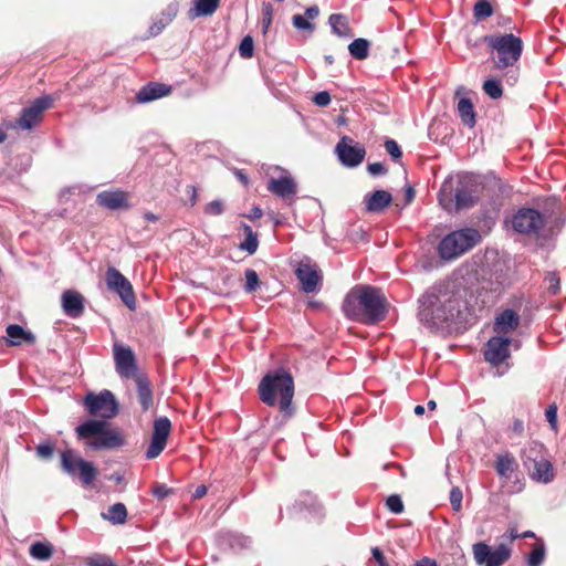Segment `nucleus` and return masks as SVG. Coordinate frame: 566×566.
Instances as JSON below:
<instances>
[{
    "mask_svg": "<svg viewBox=\"0 0 566 566\" xmlns=\"http://www.w3.org/2000/svg\"><path fill=\"white\" fill-rule=\"evenodd\" d=\"M367 170L371 176H381L387 172V168L385 167V165L379 161L368 164Z\"/></svg>",
    "mask_w": 566,
    "mask_h": 566,
    "instance_id": "nucleus-55",
    "label": "nucleus"
},
{
    "mask_svg": "<svg viewBox=\"0 0 566 566\" xmlns=\"http://www.w3.org/2000/svg\"><path fill=\"white\" fill-rule=\"evenodd\" d=\"M263 216V211L260 207H253L249 214H247V218L250 220L260 219Z\"/></svg>",
    "mask_w": 566,
    "mask_h": 566,
    "instance_id": "nucleus-63",
    "label": "nucleus"
},
{
    "mask_svg": "<svg viewBox=\"0 0 566 566\" xmlns=\"http://www.w3.org/2000/svg\"><path fill=\"white\" fill-rule=\"evenodd\" d=\"M319 14V9L317 6H312V7H308L305 11V15L308 20H313L315 18H317Z\"/></svg>",
    "mask_w": 566,
    "mask_h": 566,
    "instance_id": "nucleus-61",
    "label": "nucleus"
},
{
    "mask_svg": "<svg viewBox=\"0 0 566 566\" xmlns=\"http://www.w3.org/2000/svg\"><path fill=\"white\" fill-rule=\"evenodd\" d=\"M268 190L291 205L297 192V185L291 176H283L270 179Z\"/></svg>",
    "mask_w": 566,
    "mask_h": 566,
    "instance_id": "nucleus-17",
    "label": "nucleus"
},
{
    "mask_svg": "<svg viewBox=\"0 0 566 566\" xmlns=\"http://www.w3.org/2000/svg\"><path fill=\"white\" fill-rule=\"evenodd\" d=\"M520 325V321H494L493 332L496 335L504 336L505 334L515 331Z\"/></svg>",
    "mask_w": 566,
    "mask_h": 566,
    "instance_id": "nucleus-42",
    "label": "nucleus"
},
{
    "mask_svg": "<svg viewBox=\"0 0 566 566\" xmlns=\"http://www.w3.org/2000/svg\"><path fill=\"white\" fill-rule=\"evenodd\" d=\"M389 303L381 289L358 284L346 295L343 310L347 318L364 315L365 318H385L388 315Z\"/></svg>",
    "mask_w": 566,
    "mask_h": 566,
    "instance_id": "nucleus-1",
    "label": "nucleus"
},
{
    "mask_svg": "<svg viewBox=\"0 0 566 566\" xmlns=\"http://www.w3.org/2000/svg\"><path fill=\"white\" fill-rule=\"evenodd\" d=\"M53 554V547L50 544L36 542L30 547V555L39 560H48Z\"/></svg>",
    "mask_w": 566,
    "mask_h": 566,
    "instance_id": "nucleus-37",
    "label": "nucleus"
},
{
    "mask_svg": "<svg viewBox=\"0 0 566 566\" xmlns=\"http://www.w3.org/2000/svg\"><path fill=\"white\" fill-rule=\"evenodd\" d=\"M458 113L462 120V123L472 128L474 127L475 120V112L473 104L470 98L462 97L458 103Z\"/></svg>",
    "mask_w": 566,
    "mask_h": 566,
    "instance_id": "nucleus-30",
    "label": "nucleus"
},
{
    "mask_svg": "<svg viewBox=\"0 0 566 566\" xmlns=\"http://www.w3.org/2000/svg\"><path fill=\"white\" fill-rule=\"evenodd\" d=\"M219 545L222 547L243 548L250 543V539L243 535L234 534L233 532H222L218 536Z\"/></svg>",
    "mask_w": 566,
    "mask_h": 566,
    "instance_id": "nucleus-29",
    "label": "nucleus"
},
{
    "mask_svg": "<svg viewBox=\"0 0 566 566\" xmlns=\"http://www.w3.org/2000/svg\"><path fill=\"white\" fill-rule=\"evenodd\" d=\"M171 431V422L167 417H159L155 419L151 441L145 452V458L148 460L159 457L167 444L168 437Z\"/></svg>",
    "mask_w": 566,
    "mask_h": 566,
    "instance_id": "nucleus-14",
    "label": "nucleus"
},
{
    "mask_svg": "<svg viewBox=\"0 0 566 566\" xmlns=\"http://www.w3.org/2000/svg\"><path fill=\"white\" fill-rule=\"evenodd\" d=\"M166 15V23H169L177 14V6L170 4L167 8V12L164 13Z\"/></svg>",
    "mask_w": 566,
    "mask_h": 566,
    "instance_id": "nucleus-62",
    "label": "nucleus"
},
{
    "mask_svg": "<svg viewBox=\"0 0 566 566\" xmlns=\"http://www.w3.org/2000/svg\"><path fill=\"white\" fill-rule=\"evenodd\" d=\"M473 205H474L473 191L464 185L459 186L454 192L455 210L470 208Z\"/></svg>",
    "mask_w": 566,
    "mask_h": 566,
    "instance_id": "nucleus-33",
    "label": "nucleus"
},
{
    "mask_svg": "<svg viewBox=\"0 0 566 566\" xmlns=\"http://www.w3.org/2000/svg\"><path fill=\"white\" fill-rule=\"evenodd\" d=\"M107 289L117 294L122 302L129 308L136 306L135 293L132 283L116 268H108L105 273Z\"/></svg>",
    "mask_w": 566,
    "mask_h": 566,
    "instance_id": "nucleus-11",
    "label": "nucleus"
},
{
    "mask_svg": "<svg viewBox=\"0 0 566 566\" xmlns=\"http://www.w3.org/2000/svg\"><path fill=\"white\" fill-rule=\"evenodd\" d=\"M258 391L261 401L266 406L279 405L285 417L293 415L294 380L289 371L276 369L268 373L260 381Z\"/></svg>",
    "mask_w": 566,
    "mask_h": 566,
    "instance_id": "nucleus-2",
    "label": "nucleus"
},
{
    "mask_svg": "<svg viewBox=\"0 0 566 566\" xmlns=\"http://www.w3.org/2000/svg\"><path fill=\"white\" fill-rule=\"evenodd\" d=\"M418 318H455L453 314L454 301L441 300L434 289L426 291L418 300ZM457 318L460 317L458 313Z\"/></svg>",
    "mask_w": 566,
    "mask_h": 566,
    "instance_id": "nucleus-6",
    "label": "nucleus"
},
{
    "mask_svg": "<svg viewBox=\"0 0 566 566\" xmlns=\"http://www.w3.org/2000/svg\"><path fill=\"white\" fill-rule=\"evenodd\" d=\"M462 499H463V494H462V491L460 490V488H458V486L452 488V490L450 491L449 500H450L452 509L455 512H459L461 510Z\"/></svg>",
    "mask_w": 566,
    "mask_h": 566,
    "instance_id": "nucleus-48",
    "label": "nucleus"
},
{
    "mask_svg": "<svg viewBox=\"0 0 566 566\" xmlns=\"http://www.w3.org/2000/svg\"><path fill=\"white\" fill-rule=\"evenodd\" d=\"M495 318H520V313L514 308H505Z\"/></svg>",
    "mask_w": 566,
    "mask_h": 566,
    "instance_id": "nucleus-59",
    "label": "nucleus"
},
{
    "mask_svg": "<svg viewBox=\"0 0 566 566\" xmlns=\"http://www.w3.org/2000/svg\"><path fill=\"white\" fill-rule=\"evenodd\" d=\"M166 24H167L166 21L165 22L160 21L159 23H154L149 29L150 35L159 34L163 31V29L166 27Z\"/></svg>",
    "mask_w": 566,
    "mask_h": 566,
    "instance_id": "nucleus-64",
    "label": "nucleus"
},
{
    "mask_svg": "<svg viewBox=\"0 0 566 566\" xmlns=\"http://www.w3.org/2000/svg\"><path fill=\"white\" fill-rule=\"evenodd\" d=\"M545 559V546L543 543L536 545L528 554L526 564L527 566H541Z\"/></svg>",
    "mask_w": 566,
    "mask_h": 566,
    "instance_id": "nucleus-40",
    "label": "nucleus"
},
{
    "mask_svg": "<svg viewBox=\"0 0 566 566\" xmlns=\"http://www.w3.org/2000/svg\"><path fill=\"white\" fill-rule=\"evenodd\" d=\"M484 42L492 50L494 67L510 69L506 83L514 85L517 81V70L512 67L518 62L523 52L522 39L513 33L486 35Z\"/></svg>",
    "mask_w": 566,
    "mask_h": 566,
    "instance_id": "nucleus-3",
    "label": "nucleus"
},
{
    "mask_svg": "<svg viewBox=\"0 0 566 566\" xmlns=\"http://www.w3.org/2000/svg\"><path fill=\"white\" fill-rule=\"evenodd\" d=\"M545 281L547 283V291L555 295L559 291V276L555 273H548V275L545 277Z\"/></svg>",
    "mask_w": 566,
    "mask_h": 566,
    "instance_id": "nucleus-52",
    "label": "nucleus"
},
{
    "mask_svg": "<svg viewBox=\"0 0 566 566\" xmlns=\"http://www.w3.org/2000/svg\"><path fill=\"white\" fill-rule=\"evenodd\" d=\"M480 240L479 231L473 228L455 230L440 241L438 252L441 259L450 261L472 249Z\"/></svg>",
    "mask_w": 566,
    "mask_h": 566,
    "instance_id": "nucleus-5",
    "label": "nucleus"
},
{
    "mask_svg": "<svg viewBox=\"0 0 566 566\" xmlns=\"http://www.w3.org/2000/svg\"><path fill=\"white\" fill-rule=\"evenodd\" d=\"M545 417L547 421L555 427L557 422V406L556 405H549L547 409L545 410Z\"/></svg>",
    "mask_w": 566,
    "mask_h": 566,
    "instance_id": "nucleus-56",
    "label": "nucleus"
},
{
    "mask_svg": "<svg viewBox=\"0 0 566 566\" xmlns=\"http://www.w3.org/2000/svg\"><path fill=\"white\" fill-rule=\"evenodd\" d=\"M241 227L244 231L245 240L240 243V249L247 251L249 254H254L259 247L258 234L247 223H242Z\"/></svg>",
    "mask_w": 566,
    "mask_h": 566,
    "instance_id": "nucleus-35",
    "label": "nucleus"
},
{
    "mask_svg": "<svg viewBox=\"0 0 566 566\" xmlns=\"http://www.w3.org/2000/svg\"><path fill=\"white\" fill-rule=\"evenodd\" d=\"M385 148L394 160H399L401 158L402 153L396 140L387 139L385 142Z\"/></svg>",
    "mask_w": 566,
    "mask_h": 566,
    "instance_id": "nucleus-50",
    "label": "nucleus"
},
{
    "mask_svg": "<svg viewBox=\"0 0 566 566\" xmlns=\"http://www.w3.org/2000/svg\"><path fill=\"white\" fill-rule=\"evenodd\" d=\"M98 206L108 210H118L128 208L127 195L120 190H105L96 196Z\"/></svg>",
    "mask_w": 566,
    "mask_h": 566,
    "instance_id": "nucleus-19",
    "label": "nucleus"
},
{
    "mask_svg": "<svg viewBox=\"0 0 566 566\" xmlns=\"http://www.w3.org/2000/svg\"><path fill=\"white\" fill-rule=\"evenodd\" d=\"M439 202L442 208L447 211H451L454 203L452 198V186L450 184L444 182L439 192Z\"/></svg>",
    "mask_w": 566,
    "mask_h": 566,
    "instance_id": "nucleus-38",
    "label": "nucleus"
},
{
    "mask_svg": "<svg viewBox=\"0 0 566 566\" xmlns=\"http://www.w3.org/2000/svg\"><path fill=\"white\" fill-rule=\"evenodd\" d=\"M392 201V196L387 190H375L364 198L365 210L371 213L384 211Z\"/></svg>",
    "mask_w": 566,
    "mask_h": 566,
    "instance_id": "nucleus-21",
    "label": "nucleus"
},
{
    "mask_svg": "<svg viewBox=\"0 0 566 566\" xmlns=\"http://www.w3.org/2000/svg\"><path fill=\"white\" fill-rule=\"evenodd\" d=\"M386 505L390 512L394 514H400L403 512V503L399 495L392 494L388 496L386 501Z\"/></svg>",
    "mask_w": 566,
    "mask_h": 566,
    "instance_id": "nucleus-47",
    "label": "nucleus"
},
{
    "mask_svg": "<svg viewBox=\"0 0 566 566\" xmlns=\"http://www.w3.org/2000/svg\"><path fill=\"white\" fill-rule=\"evenodd\" d=\"M511 344L512 339L506 336L495 335L491 337L483 350L485 361L495 367L500 366L510 357Z\"/></svg>",
    "mask_w": 566,
    "mask_h": 566,
    "instance_id": "nucleus-15",
    "label": "nucleus"
},
{
    "mask_svg": "<svg viewBox=\"0 0 566 566\" xmlns=\"http://www.w3.org/2000/svg\"><path fill=\"white\" fill-rule=\"evenodd\" d=\"M35 450L39 458L50 459L53 455L54 447L51 442H45L40 443Z\"/></svg>",
    "mask_w": 566,
    "mask_h": 566,
    "instance_id": "nucleus-53",
    "label": "nucleus"
},
{
    "mask_svg": "<svg viewBox=\"0 0 566 566\" xmlns=\"http://www.w3.org/2000/svg\"><path fill=\"white\" fill-rule=\"evenodd\" d=\"M514 231L528 237H541L547 224L544 213L533 208H521L512 217Z\"/></svg>",
    "mask_w": 566,
    "mask_h": 566,
    "instance_id": "nucleus-7",
    "label": "nucleus"
},
{
    "mask_svg": "<svg viewBox=\"0 0 566 566\" xmlns=\"http://www.w3.org/2000/svg\"><path fill=\"white\" fill-rule=\"evenodd\" d=\"M244 275H245L244 290L249 293L254 292L260 285V280H259L258 273L253 269H247L244 272Z\"/></svg>",
    "mask_w": 566,
    "mask_h": 566,
    "instance_id": "nucleus-44",
    "label": "nucleus"
},
{
    "mask_svg": "<svg viewBox=\"0 0 566 566\" xmlns=\"http://www.w3.org/2000/svg\"><path fill=\"white\" fill-rule=\"evenodd\" d=\"M473 14L476 20H483L493 14V7L488 0H479L473 8Z\"/></svg>",
    "mask_w": 566,
    "mask_h": 566,
    "instance_id": "nucleus-39",
    "label": "nucleus"
},
{
    "mask_svg": "<svg viewBox=\"0 0 566 566\" xmlns=\"http://www.w3.org/2000/svg\"><path fill=\"white\" fill-rule=\"evenodd\" d=\"M415 566H438V564L433 558L422 557L415 563Z\"/></svg>",
    "mask_w": 566,
    "mask_h": 566,
    "instance_id": "nucleus-60",
    "label": "nucleus"
},
{
    "mask_svg": "<svg viewBox=\"0 0 566 566\" xmlns=\"http://www.w3.org/2000/svg\"><path fill=\"white\" fill-rule=\"evenodd\" d=\"M421 325L424 331L432 335L451 337L450 321H421Z\"/></svg>",
    "mask_w": 566,
    "mask_h": 566,
    "instance_id": "nucleus-31",
    "label": "nucleus"
},
{
    "mask_svg": "<svg viewBox=\"0 0 566 566\" xmlns=\"http://www.w3.org/2000/svg\"><path fill=\"white\" fill-rule=\"evenodd\" d=\"M138 401L144 411H147L153 405V390L147 378L138 376L136 378Z\"/></svg>",
    "mask_w": 566,
    "mask_h": 566,
    "instance_id": "nucleus-28",
    "label": "nucleus"
},
{
    "mask_svg": "<svg viewBox=\"0 0 566 566\" xmlns=\"http://www.w3.org/2000/svg\"><path fill=\"white\" fill-rule=\"evenodd\" d=\"M171 493V489L168 488L166 484H157L154 490H153V494L157 497V499H165L166 496H168L169 494Z\"/></svg>",
    "mask_w": 566,
    "mask_h": 566,
    "instance_id": "nucleus-57",
    "label": "nucleus"
},
{
    "mask_svg": "<svg viewBox=\"0 0 566 566\" xmlns=\"http://www.w3.org/2000/svg\"><path fill=\"white\" fill-rule=\"evenodd\" d=\"M516 469L517 463L512 453L506 452L496 457L495 471L501 479H511Z\"/></svg>",
    "mask_w": 566,
    "mask_h": 566,
    "instance_id": "nucleus-26",
    "label": "nucleus"
},
{
    "mask_svg": "<svg viewBox=\"0 0 566 566\" xmlns=\"http://www.w3.org/2000/svg\"><path fill=\"white\" fill-rule=\"evenodd\" d=\"M474 560L478 565L501 566L511 557V548L500 544L494 551L484 542L475 543L472 547Z\"/></svg>",
    "mask_w": 566,
    "mask_h": 566,
    "instance_id": "nucleus-12",
    "label": "nucleus"
},
{
    "mask_svg": "<svg viewBox=\"0 0 566 566\" xmlns=\"http://www.w3.org/2000/svg\"><path fill=\"white\" fill-rule=\"evenodd\" d=\"M483 91L493 99H497L503 95L501 83L494 78H489L483 83Z\"/></svg>",
    "mask_w": 566,
    "mask_h": 566,
    "instance_id": "nucleus-41",
    "label": "nucleus"
},
{
    "mask_svg": "<svg viewBox=\"0 0 566 566\" xmlns=\"http://www.w3.org/2000/svg\"><path fill=\"white\" fill-rule=\"evenodd\" d=\"M532 480L547 484L554 480L555 473L553 464L547 457L539 459L537 462L526 468Z\"/></svg>",
    "mask_w": 566,
    "mask_h": 566,
    "instance_id": "nucleus-22",
    "label": "nucleus"
},
{
    "mask_svg": "<svg viewBox=\"0 0 566 566\" xmlns=\"http://www.w3.org/2000/svg\"><path fill=\"white\" fill-rule=\"evenodd\" d=\"M61 467L71 478L77 476L83 485H91L98 474L92 462L76 457L72 450L62 452Z\"/></svg>",
    "mask_w": 566,
    "mask_h": 566,
    "instance_id": "nucleus-8",
    "label": "nucleus"
},
{
    "mask_svg": "<svg viewBox=\"0 0 566 566\" xmlns=\"http://www.w3.org/2000/svg\"><path fill=\"white\" fill-rule=\"evenodd\" d=\"M84 406L90 415L102 419H112L119 412L118 402L108 389L98 394L90 392L86 395Z\"/></svg>",
    "mask_w": 566,
    "mask_h": 566,
    "instance_id": "nucleus-9",
    "label": "nucleus"
},
{
    "mask_svg": "<svg viewBox=\"0 0 566 566\" xmlns=\"http://www.w3.org/2000/svg\"><path fill=\"white\" fill-rule=\"evenodd\" d=\"M220 0H192V7L188 10V18L195 20L199 17H210L219 8Z\"/></svg>",
    "mask_w": 566,
    "mask_h": 566,
    "instance_id": "nucleus-24",
    "label": "nucleus"
},
{
    "mask_svg": "<svg viewBox=\"0 0 566 566\" xmlns=\"http://www.w3.org/2000/svg\"><path fill=\"white\" fill-rule=\"evenodd\" d=\"M86 566H116L113 559L104 554H94L85 560Z\"/></svg>",
    "mask_w": 566,
    "mask_h": 566,
    "instance_id": "nucleus-43",
    "label": "nucleus"
},
{
    "mask_svg": "<svg viewBox=\"0 0 566 566\" xmlns=\"http://www.w3.org/2000/svg\"><path fill=\"white\" fill-rule=\"evenodd\" d=\"M295 275L300 281L301 289L306 293L315 292L322 280L318 266L311 263L308 259L298 262Z\"/></svg>",
    "mask_w": 566,
    "mask_h": 566,
    "instance_id": "nucleus-16",
    "label": "nucleus"
},
{
    "mask_svg": "<svg viewBox=\"0 0 566 566\" xmlns=\"http://www.w3.org/2000/svg\"><path fill=\"white\" fill-rule=\"evenodd\" d=\"M53 97L51 95H43L35 98L30 106L24 107L21 111L20 117L17 119L14 125L10 127H19L23 130H30L42 119L43 113L51 108L53 105Z\"/></svg>",
    "mask_w": 566,
    "mask_h": 566,
    "instance_id": "nucleus-10",
    "label": "nucleus"
},
{
    "mask_svg": "<svg viewBox=\"0 0 566 566\" xmlns=\"http://www.w3.org/2000/svg\"><path fill=\"white\" fill-rule=\"evenodd\" d=\"M292 23L298 30H308V31L314 30V24L312 22H310L307 18H305L301 14L293 15Z\"/></svg>",
    "mask_w": 566,
    "mask_h": 566,
    "instance_id": "nucleus-49",
    "label": "nucleus"
},
{
    "mask_svg": "<svg viewBox=\"0 0 566 566\" xmlns=\"http://www.w3.org/2000/svg\"><path fill=\"white\" fill-rule=\"evenodd\" d=\"M224 203L221 200H212L206 205L203 212L207 216H221L224 212Z\"/></svg>",
    "mask_w": 566,
    "mask_h": 566,
    "instance_id": "nucleus-46",
    "label": "nucleus"
},
{
    "mask_svg": "<svg viewBox=\"0 0 566 566\" xmlns=\"http://www.w3.org/2000/svg\"><path fill=\"white\" fill-rule=\"evenodd\" d=\"M335 153L343 166H359L366 156V149L348 136H343L335 147Z\"/></svg>",
    "mask_w": 566,
    "mask_h": 566,
    "instance_id": "nucleus-13",
    "label": "nucleus"
},
{
    "mask_svg": "<svg viewBox=\"0 0 566 566\" xmlns=\"http://www.w3.org/2000/svg\"><path fill=\"white\" fill-rule=\"evenodd\" d=\"M369 45L366 39L358 38L348 45V51L354 59L365 60L369 54Z\"/></svg>",
    "mask_w": 566,
    "mask_h": 566,
    "instance_id": "nucleus-36",
    "label": "nucleus"
},
{
    "mask_svg": "<svg viewBox=\"0 0 566 566\" xmlns=\"http://www.w3.org/2000/svg\"><path fill=\"white\" fill-rule=\"evenodd\" d=\"M8 342L12 346H20L22 344H33L35 340L34 335L24 329L18 324H11L7 327Z\"/></svg>",
    "mask_w": 566,
    "mask_h": 566,
    "instance_id": "nucleus-25",
    "label": "nucleus"
},
{
    "mask_svg": "<svg viewBox=\"0 0 566 566\" xmlns=\"http://www.w3.org/2000/svg\"><path fill=\"white\" fill-rule=\"evenodd\" d=\"M78 439L93 438L87 447L93 450H114L123 447L126 441L118 429H109L105 420L90 419L75 428Z\"/></svg>",
    "mask_w": 566,
    "mask_h": 566,
    "instance_id": "nucleus-4",
    "label": "nucleus"
},
{
    "mask_svg": "<svg viewBox=\"0 0 566 566\" xmlns=\"http://www.w3.org/2000/svg\"><path fill=\"white\" fill-rule=\"evenodd\" d=\"M62 308L65 315L70 317H78L84 311V297L74 290L64 291L62 294Z\"/></svg>",
    "mask_w": 566,
    "mask_h": 566,
    "instance_id": "nucleus-20",
    "label": "nucleus"
},
{
    "mask_svg": "<svg viewBox=\"0 0 566 566\" xmlns=\"http://www.w3.org/2000/svg\"><path fill=\"white\" fill-rule=\"evenodd\" d=\"M546 457L545 448L542 443L532 441L522 452V461L525 468H531V464L537 462L539 459Z\"/></svg>",
    "mask_w": 566,
    "mask_h": 566,
    "instance_id": "nucleus-27",
    "label": "nucleus"
},
{
    "mask_svg": "<svg viewBox=\"0 0 566 566\" xmlns=\"http://www.w3.org/2000/svg\"><path fill=\"white\" fill-rule=\"evenodd\" d=\"M313 102L321 107H326L331 103V95L327 91L318 92L314 95Z\"/></svg>",
    "mask_w": 566,
    "mask_h": 566,
    "instance_id": "nucleus-54",
    "label": "nucleus"
},
{
    "mask_svg": "<svg viewBox=\"0 0 566 566\" xmlns=\"http://www.w3.org/2000/svg\"><path fill=\"white\" fill-rule=\"evenodd\" d=\"M102 516L113 524H123L127 518V510L123 503H115L111 505L107 513H103Z\"/></svg>",
    "mask_w": 566,
    "mask_h": 566,
    "instance_id": "nucleus-34",
    "label": "nucleus"
},
{
    "mask_svg": "<svg viewBox=\"0 0 566 566\" xmlns=\"http://www.w3.org/2000/svg\"><path fill=\"white\" fill-rule=\"evenodd\" d=\"M116 371L123 378L133 376L137 369L135 356L129 347L114 346Z\"/></svg>",
    "mask_w": 566,
    "mask_h": 566,
    "instance_id": "nucleus-18",
    "label": "nucleus"
},
{
    "mask_svg": "<svg viewBox=\"0 0 566 566\" xmlns=\"http://www.w3.org/2000/svg\"><path fill=\"white\" fill-rule=\"evenodd\" d=\"M371 554L374 559L378 563L379 566H387L385 556L379 547H374L371 549Z\"/></svg>",
    "mask_w": 566,
    "mask_h": 566,
    "instance_id": "nucleus-58",
    "label": "nucleus"
},
{
    "mask_svg": "<svg viewBox=\"0 0 566 566\" xmlns=\"http://www.w3.org/2000/svg\"><path fill=\"white\" fill-rule=\"evenodd\" d=\"M328 23L334 34L339 38L353 36L352 30L346 18L343 14L334 13L329 17Z\"/></svg>",
    "mask_w": 566,
    "mask_h": 566,
    "instance_id": "nucleus-32",
    "label": "nucleus"
},
{
    "mask_svg": "<svg viewBox=\"0 0 566 566\" xmlns=\"http://www.w3.org/2000/svg\"><path fill=\"white\" fill-rule=\"evenodd\" d=\"M171 92V87L157 82H150L144 85L136 94L138 103H148L157 98L164 97Z\"/></svg>",
    "mask_w": 566,
    "mask_h": 566,
    "instance_id": "nucleus-23",
    "label": "nucleus"
},
{
    "mask_svg": "<svg viewBox=\"0 0 566 566\" xmlns=\"http://www.w3.org/2000/svg\"><path fill=\"white\" fill-rule=\"evenodd\" d=\"M254 43L253 39L250 35H247L242 39L239 45V54L243 59H250L253 55Z\"/></svg>",
    "mask_w": 566,
    "mask_h": 566,
    "instance_id": "nucleus-45",
    "label": "nucleus"
},
{
    "mask_svg": "<svg viewBox=\"0 0 566 566\" xmlns=\"http://www.w3.org/2000/svg\"><path fill=\"white\" fill-rule=\"evenodd\" d=\"M451 337L465 333L470 327L469 321H450Z\"/></svg>",
    "mask_w": 566,
    "mask_h": 566,
    "instance_id": "nucleus-51",
    "label": "nucleus"
}]
</instances>
